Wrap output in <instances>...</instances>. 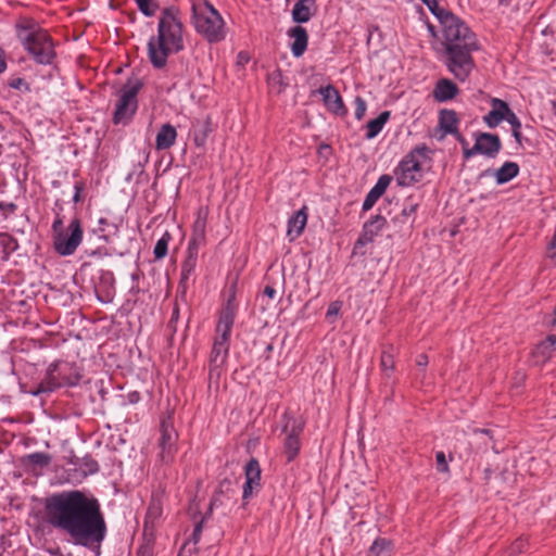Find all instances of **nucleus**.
Returning a JSON list of instances; mask_svg holds the SVG:
<instances>
[{
	"label": "nucleus",
	"mask_w": 556,
	"mask_h": 556,
	"mask_svg": "<svg viewBox=\"0 0 556 556\" xmlns=\"http://www.w3.org/2000/svg\"><path fill=\"white\" fill-rule=\"evenodd\" d=\"M212 122L208 116L202 119H195L192 122L191 135L194 141V144L198 148H203L206 143V140L212 132Z\"/></svg>",
	"instance_id": "17"
},
{
	"label": "nucleus",
	"mask_w": 556,
	"mask_h": 556,
	"mask_svg": "<svg viewBox=\"0 0 556 556\" xmlns=\"http://www.w3.org/2000/svg\"><path fill=\"white\" fill-rule=\"evenodd\" d=\"M85 464L90 473L97 472L99 470L98 463L92 459L86 460Z\"/></svg>",
	"instance_id": "50"
},
{
	"label": "nucleus",
	"mask_w": 556,
	"mask_h": 556,
	"mask_svg": "<svg viewBox=\"0 0 556 556\" xmlns=\"http://www.w3.org/2000/svg\"><path fill=\"white\" fill-rule=\"evenodd\" d=\"M501 148L502 143L497 135L482 132L476 138L475 150L485 156L494 157Z\"/></svg>",
	"instance_id": "13"
},
{
	"label": "nucleus",
	"mask_w": 556,
	"mask_h": 556,
	"mask_svg": "<svg viewBox=\"0 0 556 556\" xmlns=\"http://www.w3.org/2000/svg\"><path fill=\"white\" fill-rule=\"evenodd\" d=\"M307 224V206L295 212L288 220L287 237L290 241L299 238Z\"/></svg>",
	"instance_id": "15"
},
{
	"label": "nucleus",
	"mask_w": 556,
	"mask_h": 556,
	"mask_svg": "<svg viewBox=\"0 0 556 556\" xmlns=\"http://www.w3.org/2000/svg\"><path fill=\"white\" fill-rule=\"evenodd\" d=\"M391 180H392V177L389 175L380 176L377 184L371 188L370 191H372L375 194H377L380 198L386 192Z\"/></svg>",
	"instance_id": "35"
},
{
	"label": "nucleus",
	"mask_w": 556,
	"mask_h": 556,
	"mask_svg": "<svg viewBox=\"0 0 556 556\" xmlns=\"http://www.w3.org/2000/svg\"><path fill=\"white\" fill-rule=\"evenodd\" d=\"M288 35L292 39L290 47L293 56H302L308 43V35L306 29L302 26H294L289 29Z\"/></svg>",
	"instance_id": "16"
},
{
	"label": "nucleus",
	"mask_w": 556,
	"mask_h": 556,
	"mask_svg": "<svg viewBox=\"0 0 556 556\" xmlns=\"http://www.w3.org/2000/svg\"><path fill=\"white\" fill-rule=\"evenodd\" d=\"M192 24L208 42H219L227 35L226 24L219 12L207 0H189Z\"/></svg>",
	"instance_id": "5"
},
{
	"label": "nucleus",
	"mask_w": 556,
	"mask_h": 556,
	"mask_svg": "<svg viewBox=\"0 0 556 556\" xmlns=\"http://www.w3.org/2000/svg\"><path fill=\"white\" fill-rule=\"evenodd\" d=\"M428 363H429V361H428V356L426 354L418 355V357L416 359V364L418 367L426 368Z\"/></svg>",
	"instance_id": "49"
},
{
	"label": "nucleus",
	"mask_w": 556,
	"mask_h": 556,
	"mask_svg": "<svg viewBox=\"0 0 556 556\" xmlns=\"http://www.w3.org/2000/svg\"><path fill=\"white\" fill-rule=\"evenodd\" d=\"M316 0H298L292 9V20L295 23H306L312 17V9Z\"/></svg>",
	"instance_id": "21"
},
{
	"label": "nucleus",
	"mask_w": 556,
	"mask_h": 556,
	"mask_svg": "<svg viewBox=\"0 0 556 556\" xmlns=\"http://www.w3.org/2000/svg\"><path fill=\"white\" fill-rule=\"evenodd\" d=\"M139 10L146 16H152L157 10V4L154 0H136Z\"/></svg>",
	"instance_id": "34"
},
{
	"label": "nucleus",
	"mask_w": 556,
	"mask_h": 556,
	"mask_svg": "<svg viewBox=\"0 0 556 556\" xmlns=\"http://www.w3.org/2000/svg\"><path fill=\"white\" fill-rule=\"evenodd\" d=\"M303 422L296 418L285 415V424L282 431L286 437L283 439V448L288 462L293 460L301 447L300 434L303 431Z\"/></svg>",
	"instance_id": "10"
},
{
	"label": "nucleus",
	"mask_w": 556,
	"mask_h": 556,
	"mask_svg": "<svg viewBox=\"0 0 556 556\" xmlns=\"http://www.w3.org/2000/svg\"><path fill=\"white\" fill-rule=\"evenodd\" d=\"M320 94L323 96L324 103L326 108L333 114L343 116L346 114V109L343 104V100L339 93V91L331 85L327 87H321L319 89Z\"/></svg>",
	"instance_id": "14"
},
{
	"label": "nucleus",
	"mask_w": 556,
	"mask_h": 556,
	"mask_svg": "<svg viewBox=\"0 0 556 556\" xmlns=\"http://www.w3.org/2000/svg\"><path fill=\"white\" fill-rule=\"evenodd\" d=\"M161 510H160V507L157 505H155L154 503H152L149 507V514L150 515H160Z\"/></svg>",
	"instance_id": "56"
},
{
	"label": "nucleus",
	"mask_w": 556,
	"mask_h": 556,
	"mask_svg": "<svg viewBox=\"0 0 556 556\" xmlns=\"http://www.w3.org/2000/svg\"><path fill=\"white\" fill-rule=\"evenodd\" d=\"M475 433H485V434H490V430H488V429H481V430L477 429V430H475Z\"/></svg>",
	"instance_id": "59"
},
{
	"label": "nucleus",
	"mask_w": 556,
	"mask_h": 556,
	"mask_svg": "<svg viewBox=\"0 0 556 556\" xmlns=\"http://www.w3.org/2000/svg\"><path fill=\"white\" fill-rule=\"evenodd\" d=\"M519 173V166L515 162H505L498 169L495 170L494 177L498 185H503L511 180Z\"/></svg>",
	"instance_id": "24"
},
{
	"label": "nucleus",
	"mask_w": 556,
	"mask_h": 556,
	"mask_svg": "<svg viewBox=\"0 0 556 556\" xmlns=\"http://www.w3.org/2000/svg\"><path fill=\"white\" fill-rule=\"evenodd\" d=\"M217 502H218V497L214 496L210 504V513L212 511L213 507L217 505Z\"/></svg>",
	"instance_id": "58"
},
{
	"label": "nucleus",
	"mask_w": 556,
	"mask_h": 556,
	"mask_svg": "<svg viewBox=\"0 0 556 556\" xmlns=\"http://www.w3.org/2000/svg\"><path fill=\"white\" fill-rule=\"evenodd\" d=\"M177 138V130L170 124H164L160 128L155 138V149L159 151L172 148Z\"/></svg>",
	"instance_id": "20"
},
{
	"label": "nucleus",
	"mask_w": 556,
	"mask_h": 556,
	"mask_svg": "<svg viewBox=\"0 0 556 556\" xmlns=\"http://www.w3.org/2000/svg\"><path fill=\"white\" fill-rule=\"evenodd\" d=\"M429 148L424 144L416 147L405 155L394 170L399 186L409 187L421 180L424 165L429 160Z\"/></svg>",
	"instance_id": "7"
},
{
	"label": "nucleus",
	"mask_w": 556,
	"mask_h": 556,
	"mask_svg": "<svg viewBox=\"0 0 556 556\" xmlns=\"http://www.w3.org/2000/svg\"><path fill=\"white\" fill-rule=\"evenodd\" d=\"M552 106H553L554 114L556 115V99L554 101H552Z\"/></svg>",
	"instance_id": "61"
},
{
	"label": "nucleus",
	"mask_w": 556,
	"mask_h": 556,
	"mask_svg": "<svg viewBox=\"0 0 556 556\" xmlns=\"http://www.w3.org/2000/svg\"><path fill=\"white\" fill-rule=\"evenodd\" d=\"M437 460V469L440 472L447 473L450 471V467L446 460V456L443 452H438L435 455Z\"/></svg>",
	"instance_id": "38"
},
{
	"label": "nucleus",
	"mask_w": 556,
	"mask_h": 556,
	"mask_svg": "<svg viewBox=\"0 0 556 556\" xmlns=\"http://www.w3.org/2000/svg\"><path fill=\"white\" fill-rule=\"evenodd\" d=\"M176 431L164 422L162 425V435L160 440V457L163 463L168 464L173 460L176 451Z\"/></svg>",
	"instance_id": "11"
},
{
	"label": "nucleus",
	"mask_w": 556,
	"mask_h": 556,
	"mask_svg": "<svg viewBox=\"0 0 556 556\" xmlns=\"http://www.w3.org/2000/svg\"><path fill=\"white\" fill-rule=\"evenodd\" d=\"M250 61V56L247 52H239L238 55H237V64L240 65V66H244L245 64H248Z\"/></svg>",
	"instance_id": "47"
},
{
	"label": "nucleus",
	"mask_w": 556,
	"mask_h": 556,
	"mask_svg": "<svg viewBox=\"0 0 556 556\" xmlns=\"http://www.w3.org/2000/svg\"><path fill=\"white\" fill-rule=\"evenodd\" d=\"M392 346L388 350H383L380 357V367L387 377H390L394 370V355Z\"/></svg>",
	"instance_id": "31"
},
{
	"label": "nucleus",
	"mask_w": 556,
	"mask_h": 556,
	"mask_svg": "<svg viewBox=\"0 0 556 556\" xmlns=\"http://www.w3.org/2000/svg\"><path fill=\"white\" fill-rule=\"evenodd\" d=\"M59 369L63 384L75 386L79 382L81 375L77 368L65 364L61 368L59 367Z\"/></svg>",
	"instance_id": "29"
},
{
	"label": "nucleus",
	"mask_w": 556,
	"mask_h": 556,
	"mask_svg": "<svg viewBox=\"0 0 556 556\" xmlns=\"http://www.w3.org/2000/svg\"><path fill=\"white\" fill-rule=\"evenodd\" d=\"M420 1L429 8L442 25V46L445 49L446 67L456 79L465 81L475 67L471 53L478 49L476 35L459 17L440 8L438 0Z\"/></svg>",
	"instance_id": "2"
},
{
	"label": "nucleus",
	"mask_w": 556,
	"mask_h": 556,
	"mask_svg": "<svg viewBox=\"0 0 556 556\" xmlns=\"http://www.w3.org/2000/svg\"><path fill=\"white\" fill-rule=\"evenodd\" d=\"M440 127L446 134H456L457 132V124L458 118L454 111L443 110L440 113Z\"/></svg>",
	"instance_id": "27"
},
{
	"label": "nucleus",
	"mask_w": 556,
	"mask_h": 556,
	"mask_svg": "<svg viewBox=\"0 0 556 556\" xmlns=\"http://www.w3.org/2000/svg\"><path fill=\"white\" fill-rule=\"evenodd\" d=\"M47 522L67 534L76 544H100L106 525L97 498L79 490L54 493L45 501Z\"/></svg>",
	"instance_id": "1"
},
{
	"label": "nucleus",
	"mask_w": 556,
	"mask_h": 556,
	"mask_svg": "<svg viewBox=\"0 0 556 556\" xmlns=\"http://www.w3.org/2000/svg\"><path fill=\"white\" fill-rule=\"evenodd\" d=\"M80 191H81V186L80 185H75V194H74V202H79L80 201Z\"/></svg>",
	"instance_id": "55"
},
{
	"label": "nucleus",
	"mask_w": 556,
	"mask_h": 556,
	"mask_svg": "<svg viewBox=\"0 0 556 556\" xmlns=\"http://www.w3.org/2000/svg\"><path fill=\"white\" fill-rule=\"evenodd\" d=\"M520 129L521 128L513 129V136L516 139V141L518 142V144H521V131H520Z\"/></svg>",
	"instance_id": "57"
},
{
	"label": "nucleus",
	"mask_w": 556,
	"mask_h": 556,
	"mask_svg": "<svg viewBox=\"0 0 556 556\" xmlns=\"http://www.w3.org/2000/svg\"><path fill=\"white\" fill-rule=\"evenodd\" d=\"M386 225V219L382 216H375L364 226V237L371 240Z\"/></svg>",
	"instance_id": "30"
},
{
	"label": "nucleus",
	"mask_w": 556,
	"mask_h": 556,
	"mask_svg": "<svg viewBox=\"0 0 556 556\" xmlns=\"http://www.w3.org/2000/svg\"><path fill=\"white\" fill-rule=\"evenodd\" d=\"M9 86L13 89H17V90H26V91H29V86L28 84L23 79V78H14L12 79L10 83H9Z\"/></svg>",
	"instance_id": "41"
},
{
	"label": "nucleus",
	"mask_w": 556,
	"mask_h": 556,
	"mask_svg": "<svg viewBox=\"0 0 556 556\" xmlns=\"http://www.w3.org/2000/svg\"><path fill=\"white\" fill-rule=\"evenodd\" d=\"M206 227V214L201 211L198 213V217L193 225V237L190 244H197L204 240Z\"/></svg>",
	"instance_id": "28"
},
{
	"label": "nucleus",
	"mask_w": 556,
	"mask_h": 556,
	"mask_svg": "<svg viewBox=\"0 0 556 556\" xmlns=\"http://www.w3.org/2000/svg\"><path fill=\"white\" fill-rule=\"evenodd\" d=\"M28 459L31 464L45 467L48 466L51 462V457L46 453H34L28 456Z\"/></svg>",
	"instance_id": "36"
},
{
	"label": "nucleus",
	"mask_w": 556,
	"mask_h": 556,
	"mask_svg": "<svg viewBox=\"0 0 556 556\" xmlns=\"http://www.w3.org/2000/svg\"><path fill=\"white\" fill-rule=\"evenodd\" d=\"M7 70L5 52L0 48V74Z\"/></svg>",
	"instance_id": "51"
},
{
	"label": "nucleus",
	"mask_w": 556,
	"mask_h": 556,
	"mask_svg": "<svg viewBox=\"0 0 556 556\" xmlns=\"http://www.w3.org/2000/svg\"><path fill=\"white\" fill-rule=\"evenodd\" d=\"M202 521H200L195 528H194V531H193V539H194V542H197L199 539H200V535H201V531H202Z\"/></svg>",
	"instance_id": "53"
},
{
	"label": "nucleus",
	"mask_w": 556,
	"mask_h": 556,
	"mask_svg": "<svg viewBox=\"0 0 556 556\" xmlns=\"http://www.w3.org/2000/svg\"><path fill=\"white\" fill-rule=\"evenodd\" d=\"M504 119H506L511 125L513 129L521 128L519 118L511 110L507 113V116Z\"/></svg>",
	"instance_id": "42"
},
{
	"label": "nucleus",
	"mask_w": 556,
	"mask_h": 556,
	"mask_svg": "<svg viewBox=\"0 0 556 556\" xmlns=\"http://www.w3.org/2000/svg\"><path fill=\"white\" fill-rule=\"evenodd\" d=\"M554 315L556 316V305H555V308H554Z\"/></svg>",
	"instance_id": "63"
},
{
	"label": "nucleus",
	"mask_w": 556,
	"mask_h": 556,
	"mask_svg": "<svg viewBox=\"0 0 556 556\" xmlns=\"http://www.w3.org/2000/svg\"><path fill=\"white\" fill-rule=\"evenodd\" d=\"M237 307L233 296L230 298L219 314L216 326V337L210 355V375H219V369L224 366L229 351V337L233 326Z\"/></svg>",
	"instance_id": "6"
},
{
	"label": "nucleus",
	"mask_w": 556,
	"mask_h": 556,
	"mask_svg": "<svg viewBox=\"0 0 556 556\" xmlns=\"http://www.w3.org/2000/svg\"><path fill=\"white\" fill-rule=\"evenodd\" d=\"M548 251V257L555 258L556 257V233L554 235L552 241L549 242L547 247Z\"/></svg>",
	"instance_id": "48"
},
{
	"label": "nucleus",
	"mask_w": 556,
	"mask_h": 556,
	"mask_svg": "<svg viewBox=\"0 0 556 556\" xmlns=\"http://www.w3.org/2000/svg\"><path fill=\"white\" fill-rule=\"evenodd\" d=\"M195 260L190 257L182 266V278L186 279L191 270L194 268Z\"/></svg>",
	"instance_id": "43"
},
{
	"label": "nucleus",
	"mask_w": 556,
	"mask_h": 556,
	"mask_svg": "<svg viewBox=\"0 0 556 556\" xmlns=\"http://www.w3.org/2000/svg\"><path fill=\"white\" fill-rule=\"evenodd\" d=\"M464 156L465 159H469L471 156H473L476 153H479L478 150H475V146L472 148H464Z\"/></svg>",
	"instance_id": "52"
},
{
	"label": "nucleus",
	"mask_w": 556,
	"mask_h": 556,
	"mask_svg": "<svg viewBox=\"0 0 556 556\" xmlns=\"http://www.w3.org/2000/svg\"><path fill=\"white\" fill-rule=\"evenodd\" d=\"M182 49V23L175 9L166 8L159 18L157 35L151 37L148 42L149 59L154 67L162 68L170 54Z\"/></svg>",
	"instance_id": "3"
},
{
	"label": "nucleus",
	"mask_w": 556,
	"mask_h": 556,
	"mask_svg": "<svg viewBox=\"0 0 556 556\" xmlns=\"http://www.w3.org/2000/svg\"><path fill=\"white\" fill-rule=\"evenodd\" d=\"M389 118H390V112L383 111L382 113L379 114L378 117L369 121L366 124V129H367V132L365 136L366 139L370 140V139L375 138L382 130L383 126L389 121Z\"/></svg>",
	"instance_id": "25"
},
{
	"label": "nucleus",
	"mask_w": 556,
	"mask_h": 556,
	"mask_svg": "<svg viewBox=\"0 0 556 556\" xmlns=\"http://www.w3.org/2000/svg\"><path fill=\"white\" fill-rule=\"evenodd\" d=\"M245 483L243 485V500L252 496L254 490L261 486V467L255 458L248 462L244 468Z\"/></svg>",
	"instance_id": "12"
},
{
	"label": "nucleus",
	"mask_w": 556,
	"mask_h": 556,
	"mask_svg": "<svg viewBox=\"0 0 556 556\" xmlns=\"http://www.w3.org/2000/svg\"><path fill=\"white\" fill-rule=\"evenodd\" d=\"M264 294L267 295L269 299H274L276 295V290L270 286H266L264 289Z\"/></svg>",
	"instance_id": "54"
},
{
	"label": "nucleus",
	"mask_w": 556,
	"mask_h": 556,
	"mask_svg": "<svg viewBox=\"0 0 556 556\" xmlns=\"http://www.w3.org/2000/svg\"><path fill=\"white\" fill-rule=\"evenodd\" d=\"M340 309H341V302H339V301L331 302L329 304L327 313H326L327 319L332 323L334 320V318L338 316Z\"/></svg>",
	"instance_id": "39"
},
{
	"label": "nucleus",
	"mask_w": 556,
	"mask_h": 556,
	"mask_svg": "<svg viewBox=\"0 0 556 556\" xmlns=\"http://www.w3.org/2000/svg\"><path fill=\"white\" fill-rule=\"evenodd\" d=\"M492 109L484 116V122L491 128L496 127L504 118L507 116V113L510 111L508 104L500 99H492L491 101Z\"/></svg>",
	"instance_id": "18"
},
{
	"label": "nucleus",
	"mask_w": 556,
	"mask_h": 556,
	"mask_svg": "<svg viewBox=\"0 0 556 556\" xmlns=\"http://www.w3.org/2000/svg\"><path fill=\"white\" fill-rule=\"evenodd\" d=\"M354 103H355V117H356V119L361 121L365 116V113L367 110L366 101L361 97H356Z\"/></svg>",
	"instance_id": "37"
},
{
	"label": "nucleus",
	"mask_w": 556,
	"mask_h": 556,
	"mask_svg": "<svg viewBox=\"0 0 556 556\" xmlns=\"http://www.w3.org/2000/svg\"><path fill=\"white\" fill-rule=\"evenodd\" d=\"M195 260L190 257L182 266V278L186 279L191 270L194 268Z\"/></svg>",
	"instance_id": "44"
},
{
	"label": "nucleus",
	"mask_w": 556,
	"mask_h": 556,
	"mask_svg": "<svg viewBox=\"0 0 556 556\" xmlns=\"http://www.w3.org/2000/svg\"><path fill=\"white\" fill-rule=\"evenodd\" d=\"M267 84L271 92L282 93L289 85L280 70H275L267 75Z\"/></svg>",
	"instance_id": "26"
},
{
	"label": "nucleus",
	"mask_w": 556,
	"mask_h": 556,
	"mask_svg": "<svg viewBox=\"0 0 556 556\" xmlns=\"http://www.w3.org/2000/svg\"><path fill=\"white\" fill-rule=\"evenodd\" d=\"M525 546H526L525 540H522V539L516 540L510 547L511 553L515 555L520 554L525 551Z\"/></svg>",
	"instance_id": "45"
},
{
	"label": "nucleus",
	"mask_w": 556,
	"mask_h": 556,
	"mask_svg": "<svg viewBox=\"0 0 556 556\" xmlns=\"http://www.w3.org/2000/svg\"><path fill=\"white\" fill-rule=\"evenodd\" d=\"M142 88L138 77L129 78L119 91L113 121L115 124H127L137 111V93Z\"/></svg>",
	"instance_id": "8"
},
{
	"label": "nucleus",
	"mask_w": 556,
	"mask_h": 556,
	"mask_svg": "<svg viewBox=\"0 0 556 556\" xmlns=\"http://www.w3.org/2000/svg\"><path fill=\"white\" fill-rule=\"evenodd\" d=\"M457 91L458 88L452 80L441 79L433 90V96L438 101L443 102L453 99Z\"/></svg>",
	"instance_id": "22"
},
{
	"label": "nucleus",
	"mask_w": 556,
	"mask_h": 556,
	"mask_svg": "<svg viewBox=\"0 0 556 556\" xmlns=\"http://www.w3.org/2000/svg\"><path fill=\"white\" fill-rule=\"evenodd\" d=\"M458 139H459V141H460V143L463 146V149L467 148V146H468L467 141L464 138H458Z\"/></svg>",
	"instance_id": "60"
},
{
	"label": "nucleus",
	"mask_w": 556,
	"mask_h": 556,
	"mask_svg": "<svg viewBox=\"0 0 556 556\" xmlns=\"http://www.w3.org/2000/svg\"><path fill=\"white\" fill-rule=\"evenodd\" d=\"M378 199H379V197L377 194H375L372 191H369L364 200L363 210L364 211L370 210L375 205V203L377 202Z\"/></svg>",
	"instance_id": "40"
},
{
	"label": "nucleus",
	"mask_w": 556,
	"mask_h": 556,
	"mask_svg": "<svg viewBox=\"0 0 556 556\" xmlns=\"http://www.w3.org/2000/svg\"><path fill=\"white\" fill-rule=\"evenodd\" d=\"M170 240V235L168 232H165L161 239L157 240L155 247H154V257L156 260H162L167 254V248Z\"/></svg>",
	"instance_id": "33"
},
{
	"label": "nucleus",
	"mask_w": 556,
	"mask_h": 556,
	"mask_svg": "<svg viewBox=\"0 0 556 556\" xmlns=\"http://www.w3.org/2000/svg\"><path fill=\"white\" fill-rule=\"evenodd\" d=\"M391 547H392L391 541L383 539V538H379V539L375 540V542L370 546L368 555L369 556H384L391 551Z\"/></svg>",
	"instance_id": "32"
},
{
	"label": "nucleus",
	"mask_w": 556,
	"mask_h": 556,
	"mask_svg": "<svg viewBox=\"0 0 556 556\" xmlns=\"http://www.w3.org/2000/svg\"><path fill=\"white\" fill-rule=\"evenodd\" d=\"M15 30L24 49L38 64L48 65L52 63L55 58L52 39L35 20L25 16L20 17L15 24Z\"/></svg>",
	"instance_id": "4"
},
{
	"label": "nucleus",
	"mask_w": 556,
	"mask_h": 556,
	"mask_svg": "<svg viewBox=\"0 0 556 556\" xmlns=\"http://www.w3.org/2000/svg\"><path fill=\"white\" fill-rule=\"evenodd\" d=\"M54 231V249L63 256L72 255L83 240V229L78 218H73L67 227L63 230V224L60 219L54 220L52 225Z\"/></svg>",
	"instance_id": "9"
},
{
	"label": "nucleus",
	"mask_w": 556,
	"mask_h": 556,
	"mask_svg": "<svg viewBox=\"0 0 556 556\" xmlns=\"http://www.w3.org/2000/svg\"><path fill=\"white\" fill-rule=\"evenodd\" d=\"M498 1H500V3H502V4L507 2V0H498Z\"/></svg>",
	"instance_id": "62"
},
{
	"label": "nucleus",
	"mask_w": 556,
	"mask_h": 556,
	"mask_svg": "<svg viewBox=\"0 0 556 556\" xmlns=\"http://www.w3.org/2000/svg\"><path fill=\"white\" fill-rule=\"evenodd\" d=\"M556 348V336L552 334L546 338V340L539 343L533 351V357L538 363H545L551 358L554 350Z\"/></svg>",
	"instance_id": "23"
},
{
	"label": "nucleus",
	"mask_w": 556,
	"mask_h": 556,
	"mask_svg": "<svg viewBox=\"0 0 556 556\" xmlns=\"http://www.w3.org/2000/svg\"><path fill=\"white\" fill-rule=\"evenodd\" d=\"M59 370V364H51L47 370V377L38 386V389L34 392V394H40L46 392H52L55 389L63 386L60 374L55 375Z\"/></svg>",
	"instance_id": "19"
},
{
	"label": "nucleus",
	"mask_w": 556,
	"mask_h": 556,
	"mask_svg": "<svg viewBox=\"0 0 556 556\" xmlns=\"http://www.w3.org/2000/svg\"><path fill=\"white\" fill-rule=\"evenodd\" d=\"M417 204L416 203H408L406 204L404 207H403V215L405 216H412L416 213V210H417Z\"/></svg>",
	"instance_id": "46"
}]
</instances>
